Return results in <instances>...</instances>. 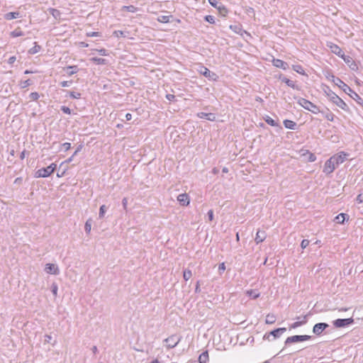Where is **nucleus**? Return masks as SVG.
<instances>
[{"instance_id":"5","label":"nucleus","mask_w":363,"mask_h":363,"mask_svg":"<svg viewBox=\"0 0 363 363\" xmlns=\"http://www.w3.org/2000/svg\"><path fill=\"white\" fill-rule=\"evenodd\" d=\"M197 71L211 81H217L218 79V76L213 72L209 70L207 67L200 65Z\"/></svg>"},{"instance_id":"13","label":"nucleus","mask_w":363,"mask_h":363,"mask_svg":"<svg viewBox=\"0 0 363 363\" xmlns=\"http://www.w3.org/2000/svg\"><path fill=\"white\" fill-rule=\"evenodd\" d=\"M347 155H348L347 153L344 152H340L337 155L331 157V158L335 162L336 165L338 167L339 164L343 163L346 160Z\"/></svg>"},{"instance_id":"64","label":"nucleus","mask_w":363,"mask_h":363,"mask_svg":"<svg viewBox=\"0 0 363 363\" xmlns=\"http://www.w3.org/2000/svg\"><path fill=\"white\" fill-rule=\"evenodd\" d=\"M91 351H92V352H93L94 354H96V353H97V352H98L97 347H96V346H95V345H94V346H93V347H91Z\"/></svg>"},{"instance_id":"52","label":"nucleus","mask_w":363,"mask_h":363,"mask_svg":"<svg viewBox=\"0 0 363 363\" xmlns=\"http://www.w3.org/2000/svg\"><path fill=\"white\" fill-rule=\"evenodd\" d=\"M309 245V240H303L301 243V247L302 249H305L306 247H308Z\"/></svg>"},{"instance_id":"25","label":"nucleus","mask_w":363,"mask_h":363,"mask_svg":"<svg viewBox=\"0 0 363 363\" xmlns=\"http://www.w3.org/2000/svg\"><path fill=\"white\" fill-rule=\"evenodd\" d=\"M49 13L54 17L55 19H60L61 16V12L54 8L48 9Z\"/></svg>"},{"instance_id":"15","label":"nucleus","mask_w":363,"mask_h":363,"mask_svg":"<svg viewBox=\"0 0 363 363\" xmlns=\"http://www.w3.org/2000/svg\"><path fill=\"white\" fill-rule=\"evenodd\" d=\"M177 201L180 205L186 206L189 204L190 199L187 194H181L177 196Z\"/></svg>"},{"instance_id":"53","label":"nucleus","mask_w":363,"mask_h":363,"mask_svg":"<svg viewBox=\"0 0 363 363\" xmlns=\"http://www.w3.org/2000/svg\"><path fill=\"white\" fill-rule=\"evenodd\" d=\"M225 270V265L224 262H222L218 266V272L221 274Z\"/></svg>"},{"instance_id":"16","label":"nucleus","mask_w":363,"mask_h":363,"mask_svg":"<svg viewBox=\"0 0 363 363\" xmlns=\"http://www.w3.org/2000/svg\"><path fill=\"white\" fill-rule=\"evenodd\" d=\"M272 64L274 67L286 70L289 68L288 64L279 59H273Z\"/></svg>"},{"instance_id":"4","label":"nucleus","mask_w":363,"mask_h":363,"mask_svg":"<svg viewBox=\"0 0 363 363\" xmlns=\"http://www.w3.org/2000/svg\"><path fill=\"white\" fill-rule=\"evenodd\" d=\"M57 165L55 163H52L47 167H43L39 169L35 173V177L45 178L49 177L55 170Z\"/></svg>"},{"instance_id":"35","label":"nucleus","mask_w":363,"mask_h":363,"mask_svg":"<svg viewBox=\"0 0 363 363\" xmlns=\"http://www.w3.org/2000/svg\"><path fill=\"white\" fill-rule=\"evenodd\" d=\"M84 230H85V232L87 233V234H89L90 232H91V219H88L86 223H85V225H84Z\"/></svg>"},{"instance_id":"8","label":"nucleus","mask_w":363,"mask_h":363,"mask_svg":"<svg viewBox=\"0 0 363 363\" xmlns=\"http://www.w3.org/2000/svg\"><path fill=\"white\" fill-rule=\"evenodd\" d=\"M164 342L167 343V347L168 349H172L175 347L179 344L180 342V338L176 335H172L166 338Z\"/></svg>"},{"instance_id":"10","label":"nucleus","mask_w":363,"mask_h":363,"mask_svg":"<svg viewBox=\"0 0 363 363\" xmlns=\"http://www.w3.org/2000/svg\"><path fill=\"white\" fill-rule=\"evenodd\" d=\"M327 46L330 48L333 53L335 54L338 57H342L344 56V52L337 45L332 42H328Z\"/></svg>"},{"instance_id":"3","label":"nucleus","mask_w":363,"mask_h":363,"mask_svg":"<svg viewBox=\"0 0 363 363\" xmlns=\"http://www.w3.org/2000/svg\"><path fill=\"white\" fill-rule=\"evenodd\" d=\"M297 103L303 108L312 112L313 113L317 114L321 112L316 105L306 99L300 97L298 99Z\"/></svg>"},{"instance_id":"41","label":"nucleus","mask_w":363,"mask_h":363,"mask_svg":"<svg viewBox=\"0 0 363 363\" xmlns=\"http://www.w3.org/2000/svg\"><path fill=\"white\" fill-rule=\"evenodd\" d=\"M51 291L55 297L57 296L58 286L56 283H52L51 286Z\"/></svg>"},{"instance_id":"29","label":"nucleus","mask_w":363,"mask_h":363,"mask_svg":"<svg viewBox=\"0 0 363 363\" xmlns=\"http://www.w3.org/2000/svg\"><path fill=\"white\" fill-rule=\"evenodd\" d=\"M208 3L214 8L221 11L224 9V6L218 2V0H208Z\"/></svg>"},{"instance_id":"37","label":"nucleus","mask_w":363,"mask_h":363,"mask_svg":"<svg viewBox=\"0 0 363 363\" xmlns=\"http://www.w3.org/2000/svg\"><path fill=\"white\" fill-rule=\"evenodd\" d=\"M265 122L271 126H277L278 123L269 116L265 118Z\"/></svg>"},{"instance_id":"32","label":"nucleus","mask_w":363,"mask_h":363,"mask_svg":"<svg viewBox=\"0 0 363 363\" xmlns=\"http://www.w3.org/2000/svg\"><path fill=\"white\" fill-rule=\"evenodd\" d=\"M90 60L92 61L93 62H94L96 65H106V64H107V60L106 59H104V58H99V57H94L91 58Z\"/></svg>"},{"instance_id":"50","label":"nucleus","mask_w":363,"mask_h":363,"mask_svg":"<svg viewBox=\"0 0 363 363\" xmlns=\"http://www.w3.org/2000/svg\"><path fill=\"white\" fill-rule=\"evenodd\" d=\"M62 148L64 149L65 151H67L71 148V143H65L61 145Z\"/></svg>"},{"instance_id":"31","label":"nucleus","mask_w":363,"mask_h":363,"mask_svg":"<svg viewBox=\"0 0 363 363\" xmlns=\"http://www.w3.org/2000/svg\"><path fill=\"white\" fill-rule=\"evenodd\" d=\"M122 11H126L130 13H135L138 11V9L133 5L123 6L121 9Z\"/></svg>"},{"instance_id":"23","label":"nucleus","mask_w":363,"mask_h":363,"mask_svg":"<svg viewBox=\"0 0 363 363\" xmlns=\"http://www.w3.org/2000/svg\"><path fill=\"white\" fill-rule=\"evenodd\" d=\"M276 320L277 316L274 314L269 313L266 315L265 323L271 325L274 323L276 322Z\"/></svg>"},{"instance_id":"36","label":"nucleus","mask_w":363,"mask_h":363,"mask_svg":"<svg viewBox=\"0 0 363 363\" xmlns=\"http://www.w3.org/2000/svg\"><path fill=\"white\" fill-rule=\"evenodd\" d=\"M192 276V272L190 269H185L183 273V278L185 281H188Z\"/></svg>"},{"instance_id":"38","label":"nucleus","mask_w":363,"mask_h":363,"mask_svg":"<svg viewBox=\"0 0 363 363\" xmlns=\"http://www.w3.org/2000/svg\"><path fill=\"white\" fill-rule=\"evenodd\" d=\"M32 84V82L30 79H26L25 81H21L20 82V86L21 89H25Z\"/></svg>"},{"instance_id":"46","label":"nucleus","mask_w":363,"mask_h":363,"mask_svg":"<svg viewBox=\"0 0 363 363\" xmlns=\"http://www.w3.org/2000/svg\"><path fill=\"white\" fill-rule=\"evenodd\" d=\"M113 35L116 38L125 37L124 32L122 30H115Z\"/></svg>"},{"instance_id":"19","label":"nucleus","mask_w":363,"mask_h":363,"mask_svg":"<svg viewBox=\"0 0 363 363\" xmlns=\"http://www.w3.org/2000/svg\"><path fill=\"white\" fill-rule=\"evenodd\" d=\"M341 58H342L344 60V61L345 62V63L347 64V65L352 69V70H355L357 69V64L355 63V62L352 60V58L350 57V56H348V55H345L343 57H342Z\"/></svg>"},{"instance_id":"54","label":"nucleus","mask_w":363,"mask_h":363,"mask_svg":"<svg viewBox=\"0 0 363 363\" xmlns=\"http://www.w3.org/2000/svg\"><path fill=\"white\" fill-rule=\"evenodd\" d=\"M86 35L89 37H99L101 36V34L99 32H90L87 33Z\"/></svg>"},{"instance_id":"48","label":"nucleus","mask_w":363,"mask_h":363,"mask_svg":"<svg viewBox=\"0 0 363 363\" xmlns=\"http://www.w3.org/2000/svg\"><path fill=\"white\" fill-rule=\"evenodd\" d=\"M96 51L98 52V53L100 55H102V56H107V55H108V51L106 49H104V48L96 50Z\"/></svg>"},{"instance_id":"40","label":"nucleus","mask_w":363,"mask_h":363,"mask_svg":"<svg viewBox=\"0 0 363 363\" xmlns=\"http://www.w3.org/2000/svg\"><path fill=\"white\" fill-rule=\"evenodd\" d=\"M67 69H69L70 71L68 72V74L69 76L77 73L78 72L77 66H69L67 67Z\"/></svg>"},{"instance_id":"39","label":"nucleus","mask_w":363,"mask_h":363,"mask_svg":"<svg viewBox=\"0 0 363 363\" xmlns=\"http://www.w3.org/2000/svg\"><path fill=\"white\" fill-rule=\"evenodd\" d=\"M170 16H160L157 18V21L160 23H166L169 21Z\"/></svg>"},{"instance_id":"44","label":"nucleus","mask_w":363,"mask_h":363,"mask_svg":"<svg viewBox=\"0 0 363 363\" xmlns=\"http://www.w3.org/2000/svg\"><path fill=\"white\" fill-rule=\"evenodd\" d=\"M106 211V206L105 205L101 206V207L99 208V216L100 218H101L104 216Z\"/></svg>"},{"instance_id":"33","label":"nucleus","mask_w":363,"mask_h":363,"mask_svg":"<svg viewBox=\"0 0 363 363\" xmlns=\"http://www.w3.org/2000/svg\"><path fill=\"white\" fill-rule=\"evenodd\" d=\"M292 68L295 72H296L297 73H298L300 74H302V75L306 74L303 68L300 65H293Z\"/></svg>"},{"instance_id":"45","label":"nucleus","mask_w":363,"mask_h":363,"mask_svg":"<svg viewBox=\"0 0 363 363\" xmlns=\"http://www.w3.org/2000/svg\"><path fill=\"white\" fill-rule=\"evenodd\" d=\"M29 97L33 101H36L39 99L40 95L38 92H32L30 94Z\"/></svg>"},{"instance_id":"47","label":"nucleus","mask_w":363,"mask_h":363,"mask_svg":"<svg viewBox=\"0 0 363 363\" xmlns=\"http://www.w3.org/2000/svg\"><path fill=\"white\" fill-rule=\"evenodd\" d=\"M204 18L207 22H208L211 24L215 23V18L213 16L208 15V16H206Z\"/></svg>"},{"instance_id":"42","label":"nucleus","mask_w":363,"mask_h":363,"mask_svg":"<svg viewBox=\"0 0 363 363\" xmlns=\"http://www.w3.org/2000/svg\"><path fill=\"white\" fill-rule=\"evenodd\" d=\"M67 93H68L69 96L72 99H80L81 98V94L79 92L68 91Z\"/></svg>"},{"instance_id":"7","label":"nucleus","mask_w":363,"mask_h":363,"mask_svg":"<svg viewBox=\"0 0 363 363\" xmlns=\"http://www.w3.org/2000/svg\"><path fill=\"white\" fill-rule=\"evenodd\" d=\"M353 323L354 320L352 318H350L344 319L338 318L335 320L333 323L335 328H344L352 324Z\"/></svg>"},{"instance_id":"27","label":"nucleus","mask_w":363,"mask_h":363,"mask_svg":"<svg viewBox=\"0 0 363 363\" xmlns=\"http://www.w3.org/2000/svg\"><path fill=\"white\" fill-rule=\"evenodd\" d=\"M246 294L253 299L258 298L260 295L258 291L255 289L247 290L246 291Z\"/></svg>"},{"instance_id":"17","label":"nucleus","mask_w":363,"mask_h":363,"mask_svg":"<svg viewBox=\"0 0 363 363\" xmlns=\"http://www.w3.org/2000/svg\"><path fill=\"white\" fill-rule=\"evenodd\" d=\"M197 116L199 118H205L210 121H214L216 118V115L213 113L199 112L197 113Z\"/></svg>"},{"instance_id":"26","label":"nucleus","mask_w":363,"mask_h":363,"mask_svg":"<svg viewBox=\"0 0 363 363\" xmlns=\"http://www.w3.org/2000/svg\"><path fill=\"white\" fill-rule=\"evenodd\" d=\"M41 50V46L38 45L36 42L34 43V46L28 50V52L30 55H34L40 52Z\"/></svg>"},{"instance_id":"43","label":"nucleus","mask_w":363,"mask_h":363,"mask_svg":"<svg viewBox=\"0 0 363 363\" xmlns=\"http://www.w3.org/2000/svg\"><path fill=\"white\" fill-rule=\"evenodd\" d=\"M325 118L330 121H333L335 116L332 112L328 110L327 113L325 114Z\"/></svg>"},{"instance_id":"22","label":"nucleus","mask_w":363,"mask_h":363,"mask_svg":"<svg viewBox=\"0 0 363 363\" xmlns=\"http://www.w3.org/2000/svg\"><path fill=\"white\" fill-rule=\"evenodd\" d=\"M21 17V14L19 12L16 11V12H9V13H7L4 15V18L5 19L8 20V21H10V20H12V19H14V18H20Z\"/></svg>"},{"instance_id":"51","label":"nucleus","mask_w":363,"mask_h":363,"mask_svg":"<svg viewBox=\"0 0 363 363\" xmlns=\"http://www.w3.org/2000/svg\"><path fill=\"white\" fill-rule=\"evenodd\" d=\"M61 110L63 113H66V114H70L71 113V110L69 107L67 106H61Z\"/></svg>"},{"instance_id":"55","label":"nucleus","mask_w":363,"mask_h":363,"mask_svg":"<svg viewBox=\"0 0 363 363\" xmlns=\"http://www.w3.org/2000/svg\"><path fill=\"white\" fill-rule=\"evenodd\" d=\"M356 201L358 203H363V194H358L356 198Z\"/></svg>"},{"instance_id":"20","label":"nucleus","mask_w":363,"mask_h":363,"mask_svg":"<svg viewBox=\"0 0 363 363\" xmlns=\"http://www.w3.org/2000/svg\"><path fill=\"white\" fill-rule=\"evenodd\" d=\"M279 79L283 82H284L287 86L293 88L294 89H298V86L296 84V83L292 81V80H290L288 78L285 77H280Z\"/></svg>"},{"instance_id":"28","label":"nucleus","mask_w":363,"mask_h":363,"mask_svg":"<svg viewBox=\"0 0 363 363\" xmlns=\"http://www.w3.org/2000/svg\"><path fill=\"white\" fill-rule=\"evenodd\" d=\"M284 125L286 128H289L291 130H294L296 126V123L294 121H291V120L284 121Z\"/></svg>"},{"instance_id":"61","label":"nucleus","mask_w":363,"mask_h":363,"mask_svg":"<svg viewBox=\"0 0 363 363\" xmlns=\"http://www.w3.org/2000/svg\"><path fill=\"white\" fill-rule=\"evenodd\" d=\"M122 204H123V208L125 209L126 207H127V204H128V199H127V198H123V199Z\"/></svg>"},{"instance_id":"14","label":"nucleus","mask_w":363,"mask_h":363,"mask_svg":"<svg viewBox=\"0 0 363 363\" xmlns=\"http://www.w3.org/2000/svg\"><path fill=\"white\" fill-rule=\"evenodd\" d=\"M298 321L294 322V323L291 324L289 326L290 329H295L296 328H298L303 325H305L308 321V315H303V317L298 316L296 318Z\"/></svg>"},{"instance_id":"9","label":"nucleus","mask_w":363,"mask_h":363,"mask_svg":"<svg viewBox=\"0 0 363 363\" xmlns=\"http://www.w3.org/2000/svg\"><path fill=\"white\" fill-rule=\"evenodd\" d=\"M337 166L335 163V162L333 160V159L330 157L328 159L324 164L323 167V172L326 174H330L336 169Z\"/></svg>"},{"instance_id":"6","label":"nucleus","mask_w":363,"mask_h":363,"mask_svg":"<svg viewBox=\"0 0 363 363\" xmlns=\"http://www.w3.org/2000/svg\"><path fill=\"white\" fill-rule=\"evenodd\" d=\"M311 338V336L307 335H296L288 337L284 342V345H285V346H288L293 343L309 340Z\"/></svg>"},{"instance_id":"11","label":"nucleus","mask_w":363,"mask_h":363,"mask_svg":"<svg viewBox=\"0 0 363 363\" xmlns=\"http://www.w3.org/2000/svg\"><path fill=\"white\" fill-rule=\"evenodd\" d=\"M45 272L49 274L58 275L60 274V269L57 264L48 263L45 264Z\"/></svg>"},{"instance_id":"63","label":"nucleus","mask_w":363,"mask_h":363,"mask_svg":"<svg viewBox=\"0 0 363 363\" xmlns=\"http://www.w3.org/2000/svg\"><path fill=\"white\" fill-rule=\"evenodd\" d=\"M125 118L126 121H130L132 119V115L128 113L125 114Z\"/></svg>"},{"instance_id":"60","label":"nucleus","mask_w":363,"mask_h":363,"mask_svg":"<svg viewBox=\"0 0 363 363\" xmlns=\"http://www.w3.org/2000/svg\"><path fill=\"white\" fill-rule=\"evenodd\" d=\"M166 98L167 99H168L169 101H174L175 99V96L173 95V94H167L166 95Z\"/></svg>"},{"instance_id":"62","label":"nucleus","mask_w":363,"mask_h":363,"mask_svg":"<svg viewBox=\"0 0 363 363\" xmlns=\"http://www.w3.org/2000/svg\"><path fill=\"white\" fill-rule=\"evenodd\" d=\"M195 291L196 293L200 292V282L199 281H197V283H196V288H195Z\"/></svg>"},{"instance_id":"24","label":"nucleus","mask_w":363,"mask_h":363,"mask_svg":"<svg viewBox=\"0 0 363 363\" xmlns=\"http://www.w3.org/2000/svg\"><path fill=\"white\" fill-rule=\"evenodd\" d=\"M199 363H208V351H205L199 355Z\"/></svg>"},{"instance_id":"58","label":"nucleus","mask_w":363,"mask_h":363,"mask_svg":"<svg viewBox=\"0 0 363 363\" xmlns=\"http://www.w3.org/2000/svg\"><path fill=\"white\" fill-rule=\"evenodd\" d=\"M44 341H45V343H48L50 342V341L52 340V336L50 335H48L46 334L45 336H44Z\"/></svg>"},{"instance_id":"49","label":"nucleus","mask_w":363,"mask_h":363,"mask_svg":"<svg viewBox=\"0 0 363 363\" xmlns=\"http://www.w3.org/2000/svg\"><path fill=\"white\" fill-rule=\"evenodd\" d=\"M72 84V81H62L60 83L62 87L69 86Z\"/></svg>"},{"instance_id":"1","label":"nucleus","mask_w":363,"mask_h":363,"mask_svg":"<svg viewBox=\"0 0 363 363\" xmlns=\"http://www.w3.org/2000/svg\"><path fill=\"white\" fill-rule=\"evenodd\" d=\"M333 82L340 87L345 94H348L358 104L363 107V99L354 90H352L347 84H346L340 78L333 76Z\"/></svg>"},{"instance_id":"59","label":"nucleus","mask_w":363,"mask_h":363,"mask_svg":"<svg viewBox=\"0 0 363 363\" xmlns=\"http://www.w3.org/2000/svg\"><path fill=\"white\" fill-rule=\"evenodd\" d=\"M16 57L15 56H11L8 60V63L12 65L16 61Z\"/></svg>"},{"instance_id":"12","label":"nucleus","mask_w":363,"mask_h":363,"mask_svg":"<svg viewBox=\"0 0 363 363\" xmlns=\"http://www.w3.org/2000/svg\"><path fill=\"white\" fill-rule=\"evenodd\" d=\"M329 327V325L325 323H319L315 324L313 328V333L316 335H320L323 332Z\"/></svg>"},{"instance_id":"56","label":"nucleus","mask_w":363,"mask_h":363,"mask_svg":"<svg viewBox=\"0 0 363 363\" xmlns=\"http://www.w3.org/2000/svg\"><path fill=\"white\" fill-rule=\"evenodd\" d=\"M315 160H316V156L313 153L309 152L308 161L314 162Z\"/></svg>"},{"instance_id":"57","label":"nucleus","mask_w":363,"mask_h":363,"mask_svg":"<svg viewBox=\"0 0 363 363\" xmlns=\"http://www.w3.org/2000/svg\"><path fill=\"white\" fill-rule=\"evenodd\" d=\"M208 219L210 221H212L213 220V210H209L208 211Z\"/></svg>"},{"instance_id":"18","label":"nucleus","mask_w":363,"mask_h":363,"mask_svg":"<svg viewBox=\"0 0 363 363\" xmlns=\"http://www.w3.org/2000/svg\"><path fill=\"white\" fill-rule=\"evenodd\" d=\"M267 238V233L264 230H258L256 236L255 238V241L257 244L262 242Z\"/></svg>"},{"instance_id":"34","label":"nucleus","mask_w":363,"mask_h":363,"mask_svg":"<svg viewBox=\"0 0 363 363\" xmlns=\"http://www.w3.org/2000/svg\"><path fill=\"white\" fill-rule=\"evenodd\" d=\"M10 35L13 38H17L23 35V33L22 30H21V29L17 28L11 32Z\"/></svg>"},{"instance_id":"30","label":"nucleus","mask_w":363,"mask_h":363,"mask_svg":"<svg viewBox=\"0 0 363 363\" xmlns=\"http://www.w3.org/2000/svg\"><path fill=\"white\" fill-rule=\"evenodd\" d=\"M346 216H347V215L345 213H340L335 218L334 220L337 223L342 224L345 220Z\"/></svg>"},{"instance_id":"21","label":"nucleus","mask_w":363,"mask_h":363,"mask_svg":"<svg viewBox=\"0 0 363 363\" xmlns=\"http://www.w3.org/2000/svg\"><path fill=\"white\" fill-rule=\"evenodd\" d=\"M286 329L285 328H277L270 332L269 335H273L274 338H278L280 335L284 333Z\"/></svg>"},{"instance_id":"2","label":"nucleus","mask_w":363,"mask_h":363,"mask_svg":"<svg viewBox=\"0 0 363 363\" xmlns=\"http://www.w3.org/2000/svg\"><path fill=\"white\" fill-rule=\"evenodd\" d=\"M325 93L330 101L335 104L337 106H338L343 111L347 112L350 111L349 106L347 105V104L335 92H333L330 89H328V91H325Z\"/></svg>"}]
</instances>
